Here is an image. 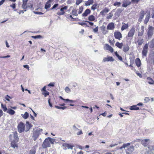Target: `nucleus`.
<instances>
[{"instance_id": "16", "label": "nucleus", "mask_w": 154, "mask_h": 154, "mask_svg": "<svg viewBox=\"0 0 154 154\" xmlns=\"http://www.w3.org/2000/svg\"><path fill=\"white\" fill-rule=\"evenodd\" d=\"M114 24L113 22H111L108 24L107 27V30H113L115 28Z\"/></svg>"}, {"instance_id": "18", "label": "nucleus", "mask_w": 154, "mask_h": 154, "mask_svg": "<svg viewBox=\"0 0 154 154\" xmlns=\"http://www.w3.org/2000/svg\"><path fill=\"white\" fill-rule=\"evenodd\" d=\"M144 27L143 26H142L141 27V30L138 31V36L139 37L143 35L144 32Z\"/></svg>"}, {"instance_id": "38", "label": "nucleus", "mask_w": 154, "mask_h": 154, "mask_svg": "<svg viewBox=\"0 0 154 154\" xmlns=\"http://www.w3.org/2000/svg\"><path fill=\"white\" fill-rule=\"evenodd\" d=\"M149 47L150 48H154V39H152L150 41Z\"/></svg>"}, {"instance_id": "10", "label": "nucleus", "mask_w": 154, "mask_h": 154, "mask_svg": "<svg viewBox=\"0 0 154 154\" xmlns=\"http://www.w3.org/2000/svg\"><path fill=\"white\" fill-rule=\"evenodd\" d=\"M114 35L116 39L119 40H120L122 37L121 33L118 31H116L114 32Z\"/></svg>"}, {"instance_id": "41", "label": "nucleus", "mask_w": 154, "mask_h": 154, "mask_svg": "<svg viewBox=\"0 0 154 154\" xmlns=\"http://www.w3.org/2000/svg\"><path fill=\"white\" fill-rule=\"evenodd\" d=\"M93 2V0H88L85 2V5L86 6H88L90 5L91 4H92Z\"/></svg>"}, {"instance_id": "60", "label": "nucleus", "mask_w": 154, "mask_h": 154, "mask_svg": "<svg viewBox=\"0 0 154 154\" xmlns=\"http://www.w3.org/2000/svg\"><path fill=\"white\" fill-rule=\"evenodd\" d=\"M79 24L81 25V26H83L84 25H86V26L88 27L89 26L87 25V24L84 22H81L79 23Z\"/></svg>"}, {"instance_id": "32", "label": "nucleus", "mask_w": 154, "mask_h": 154, "mask_svg": "<svg viewBox=\"0 0 154 154\" xmlns=\"http://www.w3.org/2000/svg\"><path fill=\"white\" fill-rule=\"evenodd\" d=\"M150 18V13H149L148 14H147L146 16L145 19L144 21V23L146 24L149 21Z\"/></svg>"}, {"instance_id": "58", "label": "nucleus", "mask_w": 154, "mask_h": 154, "mask_svg": "<svg viewBox=\"0 0 154 154\" xmlns=\"http://www.w3.org/2000/svg\"><path fill=\"white\" fill-rule=\"evenodd\" d=\"M108 42L111 45H114V44L115 42V41L114 40H111L110 39H109Z\"/></svg>"}, {"instance_id": "29", "label": "nucleus", "mask_w": 154, "mask_h": 154, "mask_svg": "<svg viewBox=\"0 0 154 154\" xmlns=\"http://www.w3.org/2000/svg\"><path fill=\"white\" fill-rule=\"evenodd\" d=\"M130 109L131 110H139V107H137V105H134L132 106H131L130 107Z\"/></svg>"}, {"instance_id": "2", "label": "nucleus", "mask_w": 154, "mask_h": 154, "mask_svg": "<svg viewBox=\"0 0 154 154\" xmlns=\"http://www.w3.org/2000/svg\"><path fill=\"white\" fill-rule=\"evenodd\" d=\"M60 9V11L57 13V14L59 16L63 15L64 14L66 11L68 9V6H64L63 5L59 7V8Z\"/></svg>"}, {"instance_id": "56", "label": "nucleus", "mask_w": 154, "mask_h": 154, "mask_svg": "<svg viewBox=\"0 0 154 154\" xmlns=\"http://www.w3.org/2000/svg\"><path fill=\"white\" fill-rule=\"evenodd\" d=\"M83 10V7L82 6L80 7L79 8V11L78 12L79 14H80L82 13Z\"/></svg>"}, {"instance_id": "34", "label": "nucleus", "mask_w": 154, "mask_h": 154, "mask_svg": "<svg viewBox=\"0 0 154 154\" xmlns=\"http://www.w3.org/2000/svg\"><path fill=\"white\" fill-rule=\"evenodd\" d=\"M14 140H16V141L18 142L19 140V138L18 137L17 133V131H15L14 132Z\"/></svg>"}, {"instance_id": "20", "label": "nucleus", "mask_w": 154, "mask_h": 154, "mask_svg": "<svg viewBox=\"0 0 154 154\" xmlns=\"http://www.w3.org/2000/svg\"><path fill=\"white\" fill-rule=\"evenodd\" d=\"M135 63L136 65L138 67H139L140 66L141 64V62L139 58H136L135 60Z\"/></svg>"}, {"instance_id": "55", "label": "nucleus", "mask_w": 154, "mask_h": 154, "mask_svg": "<svg viewBox=\"0 0 154 154\" xmlns=\"http://www.w3.org/2000/svg\"><path fill=\"white\" fill-rule=\"evenodd\" d=\"M65 91L67 93H69L70 92V90L68 87H66L65 89Z\"/></svg>"}, {"instance_id": "7", "label": "nucleus", "mask_w": 154, "mask_h": 154, "mask_svg": "<svg viewBox=\"0 0 154 154\" xmlns=\"http://www.w3.org/2000/svg\"><path fill=\"white\" fill-rule=\"evenodd\" d=\"M55 84V83L54 82H50L49 84L45 86L46 87V89L50 93L52 92V90H53L52 87L54 86Z\"/></svg>"}, {"instance_id": "40", "label": "nucleus", "mask_w": 154, "mask_h": 154, "mask_svg": "<svg viewBox=\"0 0 154 154\" xmlns=\"http://www.w3.org/2000/svg\"><path fill=\"white\" fill-rule=\"evenodd\" d=\"M7 112L11 115H13L14 114L15 112L14 110L11 109H8Z\"/></svg>"}, {"instance_id": "36", "label": "nucleus", "mask_w": 154, "mask_h": 154, "mask_svg": "<svg viewBox=\"0 0 154 154\" xmlns=\"http://www.w3.org/2000/svg\"><path fill=\"white\" fill-rule=\"evenodd\" d=\"M101 31L104 34H106L108 31L106 30V26L103 25L101 27Z\"/></svg>"}, {"instance_id": "26", "label": "nucleus", "mask_w": 154, "mask_h": 154, "mask_svg": "<svg viewBox=\"0 0 154 154\" xmlns=\"http://www.w3.org/2000/svg\"><path fill=\"white\" fill-rule=\"evenodd\" d=\"M60 97L61 99L64 100L65 102H66L67 103H70V104H71L72 103H74L75 102V100H70L68 99H64L62 98V97Z\"/></svg>"}, {"instance_id": "5", "label": "nucleus", "mask_w": 154, "mask_h": 154, "mask_svg": "<svg viewBox=\"0 0 154 154\" xmlns=\"http://www.w3.org/2000/svg\"><path fill=\"white\" fill-rule=\"evenodd\" d=\"M17 129L18 132L21 133L25 131V125L24 123L20 122L17 125Z\"/></svg>"}, {"instance_id": "11", "label": "nucleus", "mask_w": 154, "mask_h": 154, "mask_svg": "<svg viewBox=\"0 0 154 154\" xmlns=\"http://www.w3.org/2000/svg\"><path fill=\"white\" fill-rule=\"evenodd\" d=\"M50 145L49 141V140L48 138H46L44 140L42 144L43 148L45 149L48 147H50Z\"/></svg>"}, {"instance_id": "50", "label": "nucleus", "mask_w": 154, "mask_h": 154, "mask_svg": "<svg viewBox=\"0 0 154 154\" xmlns=\"http://www.w3.org/2000/svg\"><path fill=\"white\" fill-rule=\"evenodd\" d=\"M1 106L3 110L4 111L6 112L7 111L8 109H7V108L5 106H4L2 104Z\"/></svg>"}, {"instance_id": "59", "label": "nucleus", "mask_w": 154, "mask_h": 154, "mask_svg": "<svg viewBox=\"0 0 154 154\" xmlns=\"http://www.w3.org/2000/svg\"><path fill=\"white\" fill-rule=\"evenodd\" d=\"M82 1V0H76V5H79Z\"/></svg>"}, {"instance_id": "33", "label": "nucleus", "mask_w": 154, "mask_h": 154, "mask_svg": "<svg viewBox=\"0 0 154 154\" xmlns=\"http://www.w3.org/2000/svg\"><path fill=\"white\" fill-rule=\"evenodd\" d=\"M131 4V2L129 1H126L125 2H124L122 4V6L126 8L128 5H130Z\"/></svg>"}, {"instance_id": "13", "label": "nucleus", "mask_w": 154, "mask_h": 154, "mask_svg": "<svg viewBox=\"0 0 154 154\" xmlns=\"http://www.w3.org/2000/svg\"><path fill=\"white\" fill-rule=\"evenodd\" d=\"M41 91L42 92V94L45 96H47L49 95L50 94L49 93V92L47 90L46 88V87L45 86L41 89Z\"/></svg>"}, {"instance_id": "45", "label": "nucleus", "mask_w": 154, "mask_h": 154, "mask_svg": "<svg viewBox=\"0 0 154 154\" xmlns=\"http://www.w3.org/2000/svg\"><path fill=\"white\" fill-rule=\"evenodd\" d=\"M115 54L116 56L117 57V58L119 59V60L121 61L122 60V57L119 55V54H118L117 51L115 52Z\"/></svg>"}, {"instance_id": "23", "label": "nucleus", "mask_w": 154, "mask_h": 154, "mask_svg": "<svg viewBox=\"0 0 154 154\" xmlns=\"http://www.w3.org/2000/svg\"><path fill=\"white\" fill-rule=\"evenodd\" d=\"M53 1V0H48L46 3L45 8L46 9L49 8L51 6V2Z\"/></svg>"}, {"instance_id": "64", "label": "nucleus", "mask_w": 154, "mask_h": 154, "mask_svg": "<svg viewBox=\"0 0 154 154\" xmlns=\"http://www.w3.org/2000/svg\"><path fill=\"white\" fill-rule=\"evenodd\" d=\"M96 8V4H95L93 5L91 7V8L94 10H95Z\"/></svg>"}, {"instance_id": "14", "label": "nucleus", "mask_w": 154, "mask_h": 154, "mask_svg": "<svg viewBox=\"0 0 154 154\" xmlns=\"http://www.w3.org/2000/svg\"><path fill=\"white\" fill-rule=\"evenodd\" d=\"M104 48L105 50L109 51L111 53H112L113 52V49L112 48L107 44H106L104 45Z\"/></svg>"}, {"instance_id": "44", "label": "nucleus", "mask_w": 154, "mask_h": 154, "mask_svg": "<svg viewBox=\"0 0 154 154\" xmlns=\"http://www.w3.org/2000/svg\"><path fill=\"white\" fill-rule=\"evenodd\" d=\"M88 20L90 21H93L95 20V18L93 15H91L88 17Z\"/></svg>"}, {"instance_id": "12", "label": "nucleus", "mask_w": 154, "mask_h": 154, "mask_svg": "<svg viewBox=\"0 0 154 154\" xmlns=\"http://www.w3.org/2000/svg\"><path fill=\"white\" fill-rule=\"evenodd\" d=\"M146 14L145 12L143 10H142L139 13V18L138 21L141 22L145 14Z\"/></svg>"}, {"instance_id": "19", "label": "nucleus", "mask_w": 154, "mask_h": 154, "mask_svg": "<svg viewBox=\"0 0 154 154\" xmlns=\"http://www.w3.org/2000/svg\"><path fill=\"white\" fill-rule=\"evenodd\" d=\"M149 58L151 61L154 63V51H152L149 56Z\"/></svg>"}, {"instance_id": "63", "label": "nucleus", "mask_w": 154, "mask_h": 154, "mask_svg": "<svg viewBox=\"0 0 154 154\" xmlns=\"http://www.w3.org/2000/svg\"><path fill=\"white\" fill-rule=\"evenodd\" d=\"M48 102L49 105L51 107H52V104L50 102V98L48 99Z\"/></svg>"}, {"instance_id": "6", "label": "nucleus", "mask_w": 154, "mask_h": 154, "mask_svg": "<svg viewBox=\"0 0 154 154\" xmlns=\"http://www.w3.org/2000/svg\"><path fill=\"white\" fill-rule=\"evenodd\" d=\"M148 44L146 43L144 46L142 51V55L143 57H146L148 51Z\"/></svg>"}, {"instance_id": "53", "label": "nucleus", "mask_w": 154, "mask_h": 154, "mask_svg": "<svg viewBox=\"0 0 154 154\" xmlns=\"http://www.w3.org/2000/svg\"><path fill=\"white\" fill-rule=\"evenodd\" d=\"M55 107L57 109H62L63 110L64 109H65L66 108V106H64L63 107H60L58 106H55Z\"/></svg>"}, {"instance_id": "28", "label": "nucleus", "mask_w": 154, "mask_h": 154, "mask_svg": "<svg viewBox=\"0 0 154 154\" xmlns=\"http://www.w3.org/2000/svg\"><path fill=\"white\" fill-rule=\"evenodd\" d=\"M148 83L150 85H154V81L151 78L148 77L146 78Z\"/></svg>"}, {"instance_id": "21", "label": "nucleus", "mask_w": 154, "mask_h": 154, "mask_svg": "<svg viewBox=\"0 0 154 154\" xmlns=\"http://www.w3.org/2000/svg\"><path fill=\"white\" fill-rule=\"evenodd\" d=\"M26 129L25 131L27 132L29 130L30 128L32 127V125L29 123V122L27 121L26 122Z\"/></svg>"}, {"instance_id": "25", "label": "nucleus", "mask_w": 154, "mask_h": 154, "mask_svg": "<svg viewBox=\"0 0 154 154\" xmlns=\"http://www.w3.org/2000/svg\"><path fill=\"white\" fill-rule=\"evenodd\" d=\"M62 145L63 147H67L68 149H72L73 147H74V146L67 143H64Z\"/></svg>"}, {"instance_id": "54", "label": "nucleus", "mask_w": 154, "mask_h": 154, "mask_svg": "<svg viewBox=\"0 0 154 154\" xmlns=\"http://www.w3.org/2000/svg\"><path fill=\"white\" fill-rule=\"evenodd\" d=\"M140 0H131V3L133 4H137Z\"/></svg>"}, {"instance_id": "31", "label": "nucleus", "mask_w": 154, "mask_h": 154, "mask_svg": "<svg viewBox=\"0 0 154 154\" xmlns=\"http://www.w3.org/2000/svg\"><path fill=\"white\" fill-rule=\"evenodd\" d=\"M91 11L89 9H87L85 12L82 14L83 17H86L90 13Z\"/></svg>"}, {"instance_id": "46", "label": "nucleus", "mask_w": 154, "mask_h": 154, "mask_svg": "<svg viewBox=\"0 0 154 154\" xmlns=\"http://www.w3.org/2000/svg\"><path fill=\"white\" fill-rule=\"evenodd\" d=\"M72 14L73 15H75V16H78V14L77 13V10L75 9H73L72 11Z\"/></svg>"}, {"instance_id": "42", "label": "nucleus", "mask_w": 154, "mask_h": 154, "mask_svg": "<svg viewBox=\"0 0 154 154\" xmlns=\"http://www.w3.org/2000/svg\"><path fill=\"white\" fill-rule=\"evenodd\" d=\"M21 116L24 119H26L28 118L29 116V114L27 112H26L24 114H22Z\"/></svg>"}, {"instance_id": "30", "label": "nucleus", "mask_w": 154, "mask_h": 154, "mask_svg": "<svg viewBox=\"0 0 154 154\" xmlns=\"http://www.w3.org/2000/svg\"><path fill=\"white\" fill-rule=\"evenodd\" d=\"M144 102L146 103L149 102L150 101L151 102L153 101L154 100L153 98H151L150 97H146L144 100Z\"/></svg>"}, {"instance_id": "43", "label": "nucleus", "mask_w": 154, "mask_h": 154, "mask_svg": "<svg viewBox=\"0 0 154 154\" xmlns=\"http://www.w3.org/2000/svg\"><path fill=\"white\" fill-rule=\"evenodd\" d=\"M35 148H33L30 150L29 154H35Z\"/></svg>"}, {"instance_id": "48", "label": "nucleus", "mask_w": 154, "mask_h": 154, "mask_svg": "<svg viewBox=\"0 0 154 154\" xmlns=\"http://www.w3.org/2000/svg\"><path fill=\"white\" fill-rule=\"evenodd\" d=\"M26 5L27 3H23V4L22 5V7L23 9H25L24 10V11H26V9L27 8V6Z\"/></svg>"}, {"instance_id": "61", "label": "nucleus", "mask_w": 154, "mask_h": 154, "mask_svg": "<svg viewBox=\"0 0 154 154\" xmlns=\"http://www.w3.org/2000/svg\"><path fill=\"white\" fill-rule=\"evenodd\" d=\"M136 73L140 78H142V75L141 74L138 73V71H136Z\"/></svg>"}, {"instance_id": "49", "label": "nucleus", "mask_w": 154, "mask_h": 154, "mask_svg": "<svg viewBox=\"0 0 154 154\" xmlns=\"http://www.w3.org/2000/svg\"><path fill=\"white\" fill-rule=\"evenodd\" d=\"M48 138L49 140V142H50V143L52 144H53L55 141V140L54 139L51 138L49 137H48Z\"/></svg>"}, {"instance_id": "35", "label": "nucleus", "mask_w": 154, "mask_h": 154, "mask_svg": "<svg viewBox=\"0 0 154 154\" xmlns=\"http://www.w3.org/2000/svg\"><path fill=\"white\" fill-rule=\"evenodd\" d=\"M130 143H124L123 145L121 147H119V149H122L123 148H124L125 149V148L128 147V146H130Z\"/></svg>"}, {"instance_id": "3", "label": "nucleus", "mask_w": 154, "mask_h": 154, "mask_svg": "<svg viewBox=\"0 0 154 154\" xmlns=\"http://www.w3.org/2000/svg\"><path fill=\"white\" fill-rule=\"evenodd\" d=\"M154 31V27L150 25L148 26V31L147 33L148 38H151L153 34Z\"/></svg>"}, {"instance_id": "27", "label": "nucleus", "mask_w": 154, "mask_h": 154, "mask_svg": "<svg viewBox=\"0 0 154 154\" xmlns=\"http://www.w3.org/2000/svg\"><path fill=\"white\" fill-rule=\"evenodd\" d=\"M109 11V9L107 8H105L100 13L102 15H105L106 13H108Z\"/></svg>"}, {"instance_id": "9", "label": "nucleus", "mask_w": 154, "mask_h": 154, "mask_svg": "<svg viewBox=\"0 0 154 154\" xmlns=\"http://www.w3.org/2000/svg\"><path fill=\"white\" fill-rule=\"evenodd\" d=\"M128 146V147L125 149L126 154H131L134 149V147L133 146Z\"/></svg>"}, {"instance_id": "39", "label": "nucleus", "mask_w": 154, "mask_h": 154, "mask_svg": "<svg viewBox=\"0 0 154 154\" xmlns=\"http://www.w3.org/2000/svg\"><path fill=\"white\" fill-rule=\"evenodd\" d=\"M130 48L128 45H124L123 48V51L125 52H126L128 51L129 50Z\"/></svg>"}, {"instance_id": "57", "label": "nucleus", "mask_w": 154, "mask_h": 154, "mask_svg": "<svg viewBox=\"0 0 154 154\" xmlns=\"http://www.w3.org/2000/svg\"><path fill=\"white\" fill-rule=\"evenodd\" d=\"M59 6V4H54L52 7L51 8V9L52 10L55 8H56L57 7Z\"/></svg>"}, {"instance_id": "62", "label": "nucleus", "mask_w": 154, "mask_h": 154, "mask_svg": "<svg viewBox=\"0 0 154 154\" xmlns=\"http://www.w3.org/2000/svg\"><path fill=\"white\" fill-rule=\"evenodd\" d=\"M23 66L24 67L27 69L29 70V67L28 65H24Z\"/></svg>"}, {"instance_id": "24", "label": "nucleus", "mask_w": 154, "mask_h": 154, "mask_svg": "<svg viewBox=\"0 0 154 154\" xmlns=\"http://www.w3.org/2000/svg\"><path fill=\"white\" fill-rule=\"evenodd\" d=\"M149 141V139H145L142 140L141 143L144 146H146L148 144V143L147 142Z\"/></svg>"}, {"instance_id": "51", "label": "nucleus", "mask_w": 154, "mask_h": 154, "mask_svg": "<svg viewBox=\"0 0 154 154\" xmlns=\"http://www.w3.org/2000/svg\"><path fill=\"white\" fill-rule=\"evenodd\" d=\"M121 5V3L119 2H116L115 3H114L113 5L114 6H120Z\"/></svg>"}, {"instance_id": "17", "label": "nucleus", "mask_w": 154, "mask_h": 154, "mask_svg": "<svg viewBox=\"0 0 154 154\" xmlns=\"http://www.w3.org/2000/svg\"><path fill=\"white\" fill-rule=\"evenodd\" d=\"M129 25L128 23H122V27L121 28V30L123 31L124 30L128 28Z\"/></svg>"}, {"instance_id": "15", "label": "nucleus", "mask_w": 154, "mask_h": 154, "mask_svg": "<svg viewBox=\"0 0 154 154\" xmlns=\"http://www.w3.org/2000/svg\"><path fill=\"white\" fill-rule=\"evenodd\" d=\"M114 59L112 57L107 56L106 57H105L103 58V62H112L114 61Z\"/></svg>"}, {"instance_id": "8", "label": "nucleus", "mask_w": 154, "mask_h": 154, "mask_svg": "<svg viewBox=\"0 0 154 154\" xmlns=\"http://www.w3.org/2000/svg\"><path fill=\"white\" fill-rule=\"evenodd\" d=\"M144 42V39L143 38L140 37H137L136 38L134 43L137 44L139 46L141 45Z\"/></svg>"}, {"instance_id": "52", "label": "nucleus", "mask_w": 154, "mask_h": 154, "mask_svg": "<svg viewBox=\"0 0 154 154\" xmlns=\"http://www.w3.org/2000/svg\"><path fill=\"white\" fill-rule=\"evenodd\" d=\"M113 16V14L110 12L109 13V15L106 17V18L107 19H110Z\"/></svg>"}, {"instance_id": "4", "label": "nucleus", "mask_w": 154, "mask_h": 154, "mask_svg": "<svg viewBox=\"0 0 154 154\" xmlns=\"http://www.w3.org/2000/svg\"><path fill=\"white\" fill-rule=\"evenodd\" d=\"M42 129H37L34 131L32 136L34 140L35 141L36 140L40 134V132H42Z\"/></svg>"}, {"instance_id": "37", "label": "nucleus", "mask_w": 154, "mask_h": 154, "mask_svg": "<svg viewBox=\"0 0 154 154\" xmlns=\"http://www.w3.org/2000/svg\"><path fill=\"white\" fill-rule=\"evenodd\" d=\"M123 45V44L122 42L119 43L117 42L115 44V46L120 49H121Z\"/></svg>"}, {"instance_id": "22", "label": "nucleus", "mask_w": 154, "mask_h": 154, "mask_svg": "<svg viewBox=\"0 0 154 154\" xmlns=\"http://www.w3.org/2000/svg\"><path fill=\"white\" fill-rule=\"evenodd\" d=\"M17 142L16 141V140H13L11 143V146L14 148H17L18 147V146L17 144Z\"/></svg>"}, {"instance_id": "47", "label": "nucleus", "mask_w": 154, "mask_h": 154, "mask_svg": "<svg viewBox=\"0 0 154 154\" xmlns=\"http://www.w3.org/2000/svg\"><path fill=\"white\" fill-rule=\"evenodd\" d=\"M16 3H13L11 5H10V7L14 9V11H17V9H14L16 8Z\"/></svg>"}, {"instance_id": "1", "label": "nucleus", "mask_w": 154, "mask_h": 154, "mask_svg": "<svg viewBox=\"0 0 154 154\" xmlns=\"http://www.w3.org/2000/svg\"><path fill=\"white\" fill-rule=\"evenodd\" d=\"M135 29L134 26H132L128 32L126 38L128 40L132 39L135 32Z\"/></svg>"}]
</instances>
